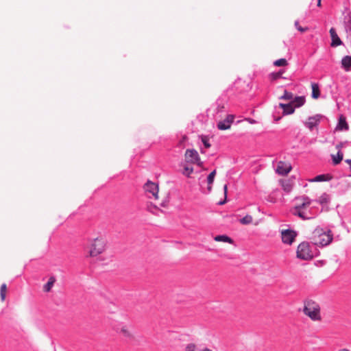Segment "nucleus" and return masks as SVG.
Masks as SVG:
<instances>
[{"label":"nucleus","instance_id":"f257e3e1","mask_svg":"<svg viewBox=\"0 0 351 351\" xmlns=\"http://www.w3.org/2000/svg\"><path fill=\"white\" fill-rule=\"evenodd\" d=\"M310 239L315 245L325 247L332 243L333 234L330 230H324L320 227H317L312 232Z\"/></svg>","mask_w":351,"mask_h":351},{"label":"nucleus","instance_id":"f03ea898","mask_svg":"<svg viewBox=\"0 0 351 351\" xmlns=\"http://www.w3.org/2000/svg\"><path fill=\"white\" fill-rule=\"evenodd\" d=\"M88 254L90 257H97L103 254L107 249L108 242L104 235L99 234L95 238L89 239Z\"/></svg>","mask_w":351,"mask_h":351},{"label":"nucleus","instance_id":"7ed1b4c3","mask_svg":"<svg viewBox=\"0 0 351 351\" xmlns=\"http://www.w3.org/2000/svg\"><path fill=\"white\" fill-rule=\"evenodd\" d=\"M145 191L150 194L158 201V204L163 208H166L169 204V196L167 194H159L158 185L153 182L147 181L144 186Z\"/></svg>","mask_w":351,"mask_h":351},{"label":"nucleus","instance_id":"20e7f679","mask_svg":"<svg viewBox=\"0 0 351 351\" xmlns=\"http://www.w3.org/2000/svg\"><path fill=\"white\" fill-rule=\"evenodd\" d=\"M320 306L316 302L309 300L304 302L303 313L313 322L322 320Z\"/></svg>","mask_w":351,"mask_h":351},{"label":"nucleus","instance_id":"39448f33","mask_svg":"<svg viewBox=\"0 0 351 351\" xmlns=\"http://www.w3.org/2000/svg\"><path fill=\"white\" fill-rule=\"evenodd\" d=\"M295 199L300 202L293 208V215L298 216L303 220L309 219L310 217L306 215L304 210L308 207L311 204V199L306 195H303L296 197Z\"/></svg>","mask_w":351,"mask_h":351},{"label":"nucleus","instance_id":"423d86ee","mask_svg":"<svg viewBox=\"0 0 351 351\" xmlns=\"http://www.w3.org/2000/svg\"><path fill=\"white\" fill-rule=\"evenodd\" d=\"M297 257L300 259L308 261L313 258V254L308 242L301 243L297 248Z\"/></svg>","mask_w":351,"mask_h":351},{"label":"nucleus","instance_id":"0eeeda50","mask_svg":"<svg viewBox=\"0 0 351 351\" xmlns=\"http://www.w3.org/2000/svg\"><path fill=\"white\" fill-rule=\"evenodd\" d=\"M184 162L197 164L199 167H202L203 165L198 152L194 149H186L184 154Z\"/></svg>","mask_w":351,"mask_h":351},{"label":"nucleus","instance_id":"6e6552de","mask_svg":"<svg viewBox=\"0 0 351 351\" xmlns=\"http://www.w3.org/2000/svg\"><path fill=\"white\" fill-rule=\"evenodd\" d=\"M296 235L295 232L290 230H285L281 232L282 241L284 243L287 245L292 244Z\"/></svg>","mask_w":351,"mask_h":351},{"label":"nucleus","instance_id":"1a4fd4ad","mask_svg":"<svg viewBox=\"0 0 351 351\" xmlns=\"http://www.w3.org/2000/svg\"><path fill=\"white\" fill-rule=\"evenodd\" d=\"M234 117L232 114H228L223 121H220L217 124V128L220 130H226L230 128L233 123Z\"/></svg>","mask_w":351,"mask_h":351},{"label":"nucleus","instance_id":"9d476101","mask_svg":"<svg viewBox=\"0 0 351 351\" xmlns=\"http://www.w3.org/2000/svg\"><path fill=\"white\" fill-rule=\"evenodd\" d=\"M291 169L290 163L280 161L277 165L276 172L281 176H285L291 171Z\"/></svg>","mask_w":351,"mask_h":351},{"label":"nucleus","instance_id":"9b49d317","mask_svg":"<svg viewBox=\"0 0 351 351\" xmlns=\"http://www.w3.org/2000/svg\"><path fill=\"white\" fill-rule=\"evenodd\" d=\"M330 34L332 39L331 42V47H336L337 46H339L342 44V42L339 37L338 36L335 28L332 27L330 29Z\"/></svg>","mask_w":351,"mask_h":351},{"label":"nucleus","instance_id":"f8f14e48","mask_svg":"<svg viewBox=\"0 0 351 351\" xmlns=\"http://www.w3.org/2000/svg\"><path fill=\"white\" fill-rule=\"evenodd\" d=\"M191 165V164L186 162H182L180 164V166L183 167L182 174L187 178H191V174L193 173V168Z\"/></svg>","mask_w":351,"mask_h":351},{"label":"nucleus","instance_id":"ddd939ff","mask_svg":"<svg viewBox=\"0 0 351 351\" xmlns=\"http://www.w3.org/2000/svg\"><path fill=\"white\" fill-rule=\"evenodd\" d=\"M279 107L283 110V112H282L283 115L291 114L295 111V109L293 107L291 102H289V104L280 103Z\"/></svg>","mask_w":351,"mask_h":351},{"label":"nucleus","instance_id":"4468645a","mask_svg":"<svg viewBox=\"0 0 351 351\" xmlns=\"http://www.w3.org/2000/svg\"><path fill=\"white\" fill-rule=\"evenodd\" d=\"M306 101L305 97L304 96H298L295 97L291 101V104H292L293 107L295 108H300L302 106Z\"/></svg>","mask_w":351,"mask_h":351},{"label":"nucleus","instance_id":"2eb2a0df","mask_svg":"<svg viewBox=\"0 0 351 351\" xmlns=\"http://www.w3.org/2000/svg\"><path fill=\"white\" fill-rule=\"evenodd\" d=\"M349 129L348 124L346 121V117L343 115H341L339 119V123L336 128V130H348Z\"/></svg>","mask_w":351,"mask_h":351},{"label":"nucleus","instance_id":"dca6fc26","mask_svg":"<svg viewBox=\"0 0 351 351\" xmlns=\"http://www.w3.org/2000/svg\"><path fill=\"white\" fill-rule=\"evenodd\" d=\"M56 279L55 276H52L49 278L48 282L43 286V290L44 292H50L51 291L52 287H53Z\"/></svg>","mask_w":351,"mask_h":351},{"label":"nucleus","instance_id":"f3484780","mask_svg":"<svg viewBox=\"0 0 351 351\" xmlns=\"http://www.w3.org/2000/svg\"><path fill=\"white\" fill-rule=\"evenodd\" d=\"M282 187L283 190L289 193L293 189V182L290 180H280Z\"/></svg>","mask_w":351,"mask_h":351},{"label":"nucleus","instance_id":"a211bd4d","mask_svg":"<svg viewBox=\"0 0 351 351\" xmlns=\"http://www.w3.org/2000/svg\"><path fill=\"white\" fill-rule=\"evenodd\" d=\"M214 240L217 242H223L228 243L232 244L234 243L233 240L227 235H217L214 237Z\"/></svg>","mask_w":351,"mask_h":351},{"label":"nucleus","instance_id":"6ab92c4d","mask_svg":"<svg viewBox=\"0 0 351 351\" xmlns=\"http://www.w3.org/2000/svg\"><path fill=\"white\" fill-rule=\"evenodd\" d=\"M318 121L319 119L316 117H309L305 123V125L311 130L315 126L317 125Z\"/></svg>","mask_w":351,"mask_h":351},{"label":"nucleus","instance_id":"aec40b11","mask_svg":"<svg viewBox=\"0 0 351 351\" xmlns=\"http://www.w3.org/2000/svg\"><path fill=\"white\" fill-rule=\"evenodd\" d=\"M342 67L346 71H350L351 67V56H346L341 60Z\"/></svg>","mask_w":351,"mask_h":351},{"label":"nucleus","instance_id":"412c9836","mask_svg":"<svg viewBox=\"0 0 351 351\" xmlns=\"http://www.w3.org/2000/svg\"><path fill=\"white\" fill-rule=\"evenodd\" d=\"M311 87H312V97L315 99H318L320 95V90H319L318 84L316 83H313L311 84Z\"/></svg>","mask_w":351,"mask_h":351},{"label":"nucleus","instance_id":"4be33fe9","mask_svg":"<svg viewBox=\"0 0 351 351\" xmlns=\"http://www.w3.org/2000/svg\"><path fill=\"white\" fill-rule=\"evenodd\" d=\"M216 176V170H213L208 176L207 178V182H208V191H211L212 190V184L214 182L215 177Z\"/></svg>","mask_w":351,"mask_h":351},{"label":"nucleus","instance_id":"5701e85b","mask_svg":"<svg viewBox=\"0 0 351 351\" xmlns=\"http://www.w3.org/2000/svg\"><path fill=\"white\" fill-rule=\"evenodd\" d=\"M121 333L125 337H127V338H132L133 337V334H132L131 330L127 326H123V327H121Z\"/></svg>","mask_w":351,"mask_h":351},{"label":"nucleus","instance_id":"b1692460","mask_svg":"<svg viewBox=\"0 0 351 351\" xmlns=\"http://www.w3.org/2000/svg\"><path fill=\"white\" fill-rule=\"evenodd\" d=\"M331 179V176H330L328 174H322L319 175L314 178L313 179L311 180V182H322V181H326L330 180Z\"/></svg>","mask_w":351,"mask_h":351},{"label":"nucleus","instance_id":"393cba45","mask_svg":"<svg viewBox=\"0 0 351 351\" xmlns=\"http://www.w3.org/2000/svg\"><path fill=\"white\" fill-rule=\"evenodd\" d=\"M329 201L330 197L326 193L322 194L317 200V202L322 206L327 205Z\"/></svg>","mask_w":351,"mask_h":351},{"label":"nucleus","instance_id":"a878e982","mask_svg":"<svg viewBox=\"0 0 351 351\" xmlns=\"http://www.w3.org/2000/svg\"><path fill=\"white\" fill-rule=\"evenodd\" d=\"M343 153L340 151H338L337 154L336 156L332 155L333 163L335 165L339 164L341 162V160H343Z\"/></svg>","mask_w":351,"mask_h":351},{"label":"nucleus","instance_id":"bb28decb","mask_svg":"<svg viewBox=\"0 0 351 351\" xmlns=\"http://www.w3.org/2000/svg\"><path fill=\"white\" fill-rule=\"evenodd\" d=\"M239 221L243 225H249L253 222V217L250 215H246Z\"/></svg>","mask_w":351,"mask_h":351},{"label":"nucleus","instance_id":"cd10ccee","mask_svg":"<svg viewBox=\"0 0 351 351\" xmlns=\"http://www.w3.org/2000/svg\"><path fill=\"white\" fill-rule=\"evenodd\" d=\"M7 293V286L5 283L2 284L0 287V296L1 300L2 302H3L5 299Z\"/></svg>","mask_w":351,"mask_h":351},{"label":"nucleus","instance_id":"c85d7f7f","mask_svg":"<svg viewBox=\"0 0 351 351\" xmlns=\"http://www.w3.org/2000/svg\"><path fill=\"white\" fill-rule=\"evenodd\" d=\"M293 99V93L291 92H288L287 90H285L283 95H282L280 97V99L287 100V101H289V100L292 101Z\"/></svg>","mask_w":351,"mask_h":351},{"label":"nucleus","instance_id":"c756f323","mask_svg":"<svg viewBox=\"0 0 351 351\" xmlns=\"http://www.w3.org/2000/svg\"><path fill=\"white\" fill-rule=\"evenodd\" d=\"M274 65L276 66H286L288 65V62L286 59L280 58L279 60H276L274 62Z\"/></svg>","mask_w":351,"mask_h":351},{"label":"nucleus","instance_id":"7c9ffc66","mask_svg":"<svg viewBox=\"0 0 351 351\" xmlns=\"http://www.w3.org/2000/svg\"><path fill=\"white\" fill-rule=\"evenodd\" d=\"M284 70H280L278 72L272 73L270 74V78L271 80H276L282 77L284 73Z\"/></svg>","mask_w":351,"mask_h":351},{"label":"nucleus","instance_id":"2f4dec72","mask_svg":"<svg viewBox=\"0 0 351 351\" xmlns=\"http://www.w3.org/2000/svg\"><path fill=\"white\" fill-rule=\"evenodd\" d=\"M295 27L302 33L307 31L308 29V28L307 27H302L299 24V22L298 21H295Z\"/></svg>","mask_w":351,"mask_h":351},{"label":"nucleus","instance_id":"473e14b6","mask_svg":"<svg viewBox=\"0 0 351 351\" xmlns=\"http://www.w3.org/2000/svg\"><path fill=\"white\" fill-rule=\"evenodd\" d=\"M223 191H224V197H225V199H224V200H223V201L220 202L219 203V204H220V205H222V204H225V203L226 202V199H227V192H228V186H227V184H224V185H223Z\"/></svg>","mask_w":351,"mask_h":351},{"label":"nucleus","instance_id":"72a5a7b5","mask_svg":"<svg viewBox=\"0 0 351 351\" xmlns=\"http://www.w3.org/2000/svg\"><path fill=\"white\" fill-rule=\"evenodd\" d=\"M202 141L204 143L206 148L210 147L211 145H210V143L208 142V138L206 136H202Z\"/></svg>","mask_w":351,"mask_h":351},{"label":"nucleus","instance_id":"f704fd0d","mask_svg":"<svg viewBox=\"0 0 351 351\" xmlns=\"http://www.w3.org/2000/svg\"><path fill=\"white\" fill-rule=\"evenodd\" d=\"M346 142H340L336 145V149L341 152V149L344 147Z\"/></svg>","mask_w":351,"mask_h":351},{"label":"nucleus","instance_id":"c9c22d12","mask_svg":"<svg viewBox=\"0 0 351 351\" xmlns=\"http://www.w3.org/2000/svg\"><path fill=\"white\" fill-rule=\"evenodd\" d=\"M248 121H249L250 123H254L256 122V121H255V120H254V119H248Z\"/></svg>","mask_w":351,"mask_h":351},{"label":"nucleus","instance_id":"e433bc0d","mask_svg":"<svg viewBox=\"0 0 351 351\" xmlns=\"http://www.w3.org/2000/svg\"><path fill=\"white\" fill-rule=\"evenodd\" d=\"M321 1H322V0L317 1V6L320 7L322 5Z\"/></svg>","mask_w":351,"mask_h":351},{"label":"nucleus","instance_id":"4c0bfd02","mask_svg":"<svg viewBox=\"0 0 351 351\" xmlns=\"http://www.w3.org/2000/svg\"><path fill=\"white\" fill-rule=\"evenodd\" d=\"M339 351H349L348 349H346V348H343V349H341Z\"/></svg>","mask_w":351,"mask_h":351}]
</instances>
